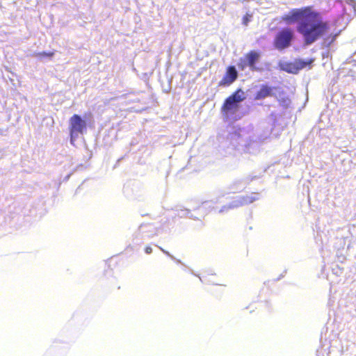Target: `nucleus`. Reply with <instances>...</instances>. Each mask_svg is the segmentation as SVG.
I'll return each mask as SVG.
<instances>
[{
  "instance_id": "nucleus-9",
  "label": "nucleus",
  "mask_w": 356,
  "mask_h": 356,
  "mask_svg": "<svg viewBox=\"0 0 356 356\" xmlns=\"http://www.w3.org/2000/svg\"><path fill=\"white\" fill-rule=\"evenodd\" d=\"M298 71L302 70L303 68H305L306 67L309 66L310 67V65L314 63V59L311 58L307 60H303L302 59H296L295 60Z\"/></svg>"
},
{
  "instance_id": "nucleus-7",
  "label": "nucleus",
  "mask_w": 356,
  "mask_h": 356,
  "mask_svg": "<svg viewBox=\"0 0 356 356\" xmlns=\"http://www.w3.org/2000/svg\"><path fill=\"white\" fill-rule=\"evenodd\" d=\"M273 89V87L267 84L261 85L259 90L254 95V100H261L268 97H272L274 94Z\"/></svg>"
},
{
  "instance_id": "nucleus-1",
  "label": "nucleus",
  "mask_w": 356,
  "mask_h": 356,
  "mask_svg": "<svg viewBox=\"0 0 356 356\" xmlns=\"http://www.w3.org/2000/svg\"><path fill=\"white\" fill-rule=\"evenodd\" d=\"M282 20L286 24L298 22L297 31L302 35L307 45L325 37L330 31L329 22L324 20L321 14L311 6L292 9L282 17Z\"/></svg>"
},
{
  "instance_id": "nucleus-2",
  "label": "nucleus",
  "mask_w": 356,
  "mask_h": 356,
  "mask_svg": "<svg viewBox=\"0 0 356 356\" xmlns=\"http://www.w3.org/2000/svg\"><path fill=\"white\" fill-rule=\"evenodd\" d=\"M244 92L238 89L233 94L225 99L221 106V111L225 114L234 113L239 108L238 103L245 99Z\"/></svg>"
},
{
  "instance_id": "nucleus-15",
  "label": "nucleus",
  "mask_w": 356,
  "mask_h": 356,
  "mask_svg": "<svg viewBox=\"0 0 356 356\" xmlns=\"http://www.w3.org/2000/svg\"><path fill=\"white\" fill-rule=\"evenodd\" d=\"M222 289V287L221 286H216L215 289H213V293H217V292H219Z\"/></svg>"
},
{
  "instance_id": "nucleus-5",
  "label": "nucleus",
  "mask_w": 356,
  "mask_h": 356,
  "mask_svg": "<svg viewBox=\"0 0 356 356\" xmlns=\"http://www.w3.org/2000/svg\"><path fill=\"white\" fill-rule=\"evenodd\" d=\"M70 135L71 141L78 136L79 134H83L86 129V123L80 115H73L70 118Z\"/></svg>"
},
{
  "instance_id": "nucleus-11",
  "label": "nucleus",
  "mask_w": 356,
  "mask_h": 356,
  "mask_svg": "<svg viewBox=\"0 0 356 356\" xmlns=\"http://www.w3.org/2000/svg\"><path fill=\"white\" fill-rule=\"evenodd\" d=\"M257 198L254 197H250L248 195L243 196L241 198V204H248L253 202Z\"/></svg>"
},
{
  "instance_id": "nucleus-3",
  "label": "nucleus",
  "mask_w": 356,
  "mask_h": 356,
  "mask_svg": "<svg viewBox=\"0 0 356 356\" xmlns=\"http://www.w3.org/2000/svg\"><path fill=\"white\" fill-rule=\"evenodd\" d=\"M260 57V52L251 50L246 53L243 58L240 59L238 66L241 70H244L247 67H249V69L253 72L261 71V68L257 66V63L259 62Z\"/></svg>"
},
{
  "instance_id": "nucleus-4",
  "label": "nucleus",
  "mask_w": 356,
  "mask_h": 356,
  "mask_svg": "<svg viewBox=\"0 0 356 356\" xmlns=\"http://www.w3.org/2000/svg\"><path fill=\"white\" fill-rule=\"evenodd\" d=\"M293 38V32L289 28L280 31L274 39V47L278 50H283L291 45Z\"/></svg>"
},
{
  "instance_id": "nucleus-8",
  "label": "nucleus",
  "mask_w": 356,
  "mask_h": 356,
  "mask_svg": "<svg viewBox=\"0 0 356 356\" xmlns=\"http://www.w3.org/2000/svg\"><path fill=\"white\" fill-rule=\"evenodd\" d=\"M282 69L291 74H298L299 72L296 60L291 63H286L282 67Z\"/></svg>"
},
{
  "instance_id": "nucleus-6",
  "label": "nucleus",
  "mask_w": 356,
  "mask_h": 356,
  "mask_svg": "<svg viewBox=\"0 0 356 356\" xmlns=\"http://www.w3.org/2000/svg\"><path fill=\"white\" fill-rule=\"evenodd\" d=\"M238 78V72L234 65L228 66L226 72L218 83L219 86H229Z\"/></svg>"
},
{
  "instance_id": "nucleus-13",
  "label": "nucleus",
  "mask_w": 356,
  "mask_h": 356,
  "mask_svg": "<svg viewBox=\"0 0 356 356\" xmlns=\"http://www.w3.org/2000/svg\"><path fill=\"white\" fill-rule=\"evenodd\" d=\"M279 102L282 104H286L287 105L289 102V99L288 98H286V99H280Z\"/></svg>"
},
{
  "instance_id": "nucleus-14",
  "label": "nucleus",
  "mask_w": 356,
  "mask_h": 356,
  "mask_svg": "<svg viewBox=\"0 0 356 356\" xmlns=\"http://www.w3.org/2000/svg\"><path fill=\"white\" fill-rule=\"evenodd\" d=\"M145 252L147 254H151L152 252V248L150 246H147L145 248Z\"/></svg>"
},
{
  "instance_id": "nucleus-12",
  "label": "nucleus",
  "mask_w": 356,
  "mask_h": 356,
  "mask_svg": "<svg viewBox=\"0 0 356 356\" xmlns=\"http://www.w3.org/2000/svg\"><path fill=\"white\" fill-rule=\"evenodd\" d=\"M252 15L249 13H246L242 19L243 24L245 26H248V23L251 20Z\"/></svg>"
},
{
  "instance_id": "nucleus-10",
  "label": "nucleus",
  "mask_w": 356,
  "mask_h": 356,
  "mask_svg": "<svg viewBox=\"0 0 356 356\" xmlns=\"http://www.w3.org/2000/svg\"><path fill=\"white\" fill-rule=\"evenodd\" d=\"M54 51H49V52L42 51V52H38V53L35 54V56L38 58H43L45 57L51 58L52 56H54Z\"/></svg>"
},
{
  "instance_id": "nucleus-16",
  "label": "nucleus",
  "mask_w": 356,
  "mask_h": 356,
  "mask_svg": "<svg viewBox=\"0 0 356 356\" xmlns=\"http://www.w3.org/2000/svg\"><path fill=\"white\" fill-rule=\"evenodd\" d=\"M335 36H336L335 35L332 36V41H333L335 39Z\"/></svg>"
}]
</instances>
